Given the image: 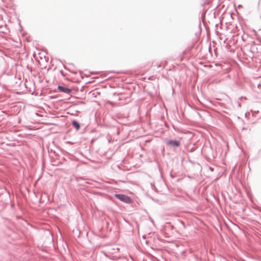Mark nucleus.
<instances>
[{
	"mask_svg": "<svg viewBox=\"0 0 261 261\" xmlns=\"http://www.w3.org/2000/svg\"><path fill=\"white\" fill-rule=\"evenodd\" d=\"M58 88L60 92H62L66 93V94L70 93L71 91V90L70 89H69L66 87L60 86V85L58 86Z\"/></svg>",
	"mask_w": 261,
	"mask_h": 261,
	"instance_id": "nucleus-3",
	"label": "nucleus"
},
{
	"mask_svg": "<svg viewBox=\"0 0 261 261\" xmlns=\"http://www.w3.org/2000/svg\"><path fill=\"white\" fill-rule=\"evenodd\" d=\"M115 196L119 200L126 203H129L131 202V199L130 197L126 195L122 194H115Z\"/></svg>",
	"mask_w": 261,
	"mask_h": 261,
	"instance_id": "nucleus-1",
	"label": "nucleus"
},
{
	"mask_svg": "<svg viewBox=\"0 0 261 261\" xmlns=\"http://www.w3.org/2000/svg\"><path fill=\"white\" fill-rule=\"evenodd\" d=\"M166 143L167 145H171L173 147H178L180 144L179 141L173 140L167 141Z\"/></svg>",
	"mask_w": 261,
	"mask_h": 261,
	"instance_id": "nucleus-2",
	"label": "nucleus"
},
{
	"mask_svg": "<svg viewBox=\"0 0 261 261\" xmlns=\"http://www.w3.org/2000/svg\"><path fill=\"white\" fill-rule=\"evenodd\" d=\"M72 125L76 129V130H79L80 128V123L75 120H73L72 121Z\"/></svg>",
	"mask_w": 261,
	"mask_h": 261,
	"instance_id": "nucleus-4",
	"label": "nucleus"
}]
</instances>
